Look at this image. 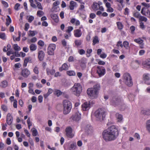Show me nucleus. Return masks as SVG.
Listing matches in <instances>:
<instances>
[{"label":"nucleus","mask_w":150,"mask_h":150,"mask_svg":"<svg viewBox=\"0 0 150 150\" xmlns=\"http://www.w3.org/2000/svg\"><path fill=\"white\" fill-rule=\"evenodd\" d=\"M119 134L118 129L114 125L110 126L107 129L105 130L102 133L103 138L106 142L115 140Z\"/></svg>","instance_id":"f257e3e1"},{"label":"nucleus","mask_w":150,"mask_h":150,"mask_svg":"<svg viewBox=\"0 0 150 150\" xmlns=\"http://www.w3.org/2000/svg\"><path fill=\"white\" fill-rule=\"evenodd\" d=\"M82 87L79 83H75L70 89V91L75 95L79 96L82 91Z\"/></svg>","instance_id":"f03ea898"},{"label":"nucleus","mask_w":150,"mask_h":150,"mask_svg":"<svg viewBox=\"0 0 150 150\" xmlns=\"http://www.w3.org/2000/svg\"><path fill=\"white\" fill-rule=\"evenodd\" d=\"M106 115V113L105 110L101 108L98 109L94 113V116L98 120H103Z\"/></svg>","instance_id":"7ed1b4c3"},{"label":"nucleus","mask_w":150,"mask_h":150,"mask_svg":"<svg viewBox=\"0 0 150 150\" xmlns=\"http://www.w3.org/2000/svg\"><path fill=\"white\" fill-rule=\"evenodd\" d=\"M63 113L64 115L69 114L71 111L72 108L71 103L67 100H64L63 103Z\"/></svg>","instance_id":"20e7f679"},{"label":"nucleus","mask_w":150,"mask_h":150,"mask_svg":"<svg viewBox=\"0 0 150 150\" xmlns=\"http://www.w3.org/2000/svg\"><path fill=\"white\" fill-rule=\"evenodd\" d=\"M124 82L127 85L131 86L133 84L132 79L130 74L128 73H125L123 75Z\"/></svg>","instance_id":"39448f33"},{"label":"nucleus","mask_w":150,"mask_h":150,"mask_svg":"<svg viewBox=\"0 0 150 150\" xmlns=\"http://www.w3.org/2000/svg\"><path fill=\"white\" fill-rule=\"evenodd\" d=\"M87 93L88 95L92 98L97 97L98 94V92H97V91L95 90L92 88L88 89Z\"/></svg>","instance_id":"423d86ee"},{"label":"nucleus","mask_w":150,"mask_h":150,"mask_svg":"<svg viewBox=\"0 0 150 150\" xmlns=\"http://www.w3.org/2000/svg\"><path fill=\"white\" fill-rule=\"evenodd\" d=\"M94 103L93 101L84 102L81 105L82 109L83 111H87L92 106Z\"/></svg>","instance_id":"0eeeda50"},{"label":"nucleus","mask_w":150,"mask_h":150,"mask_svg":"<svg viewBox=\"0 0 150 150\" xmlns=\"http://www.w3.org/2000/svg\"><path fill=\"white\" fill-rule=\"evenodd\" d=\"M56 48V45L54 44H50L47 48V53L49 55H52L54 54V51Z\"/></svg>","instance_id":"6e6552de"},{"label":"nucleus","mask_w":150,"mask_h":150,"mask_svg":"<svg viewBox=\"0 0 150 150\" xmlns=\"http://www.w3.org/2000/svg\"><path fill=\"white\" fill-rule=\"evenodd\" d=\"M65 132L66 135L68 137L72 138L74 136V134L72 133V129L70 127L66 128Z\"/></svg>","instance_id":"1a4fd4ad"},{"label":"nucleus","mask_w":150,"mask_h":150,"mask_svg":"<svg viewBox=\"0 0 150 150\" xmlns=\"http://www.w3.org/2000/svg\"><path fill=\"white\" fill-rule=\"evenodd\" d=\"M30 74V71L28 69L26 68L22 70L21 75L24 78H27Z\"/></svg>","instance_id":"9d476101"},{"label":"nucleus","mask_w":150,"mask_h":150,"mask_svg":"<svg viewBox=\"0 0 150 150\" xmlns=\"http://www.w3.org/2000/svg\"><path fill=\"white\" fill-rule=\"evenodd\" d=\"M97 72L100 76H103L105 73V69L103 67L98 66Z\"/></svg>","instance_id":"9b49d317"},{"label":"nucleus","mask_w":150,"mask_h":150,"mask_svg":"<svg viewBox=\"0 0 150 150\" xmlns=\"http://www.w3.org/2000/svg\"><path fill=\"white\" fill-rule=\"evenodd\" d=\"M72 119L74 121H78L81 118V114L79 112H76L75 114L71 117Z\"/></svg>","instance_id":"f8f14e48"},{"label":"nucleus","mask_w":150,"mask_h":150,"mask_svg":"<svg viewBox=\"0 0 150 150\" xmlns=\"http://www.w3.org/2000/svg\"><path fill=\"white\" fill-rule=\"evenodd\" d=\"M81 28H83V27H80L79 29L75 30H74V35L75 37L79 38L81 36L82 34V33L81 30Z\"/></svg>","instance_id":"ddd939ff"},{"label":"nucleus","mask_w":150,"mask_h":150,"mask_svg":"<svg viewBox=\"0 0 150 150\" xmlns=\"http://www.w3.org/2000/svg\"><path fill=\"white\" fill-rule=\"evenodd\" d=\"M145 7H143L141 9V13L142 15L149 17L150 13V10L147 9L145 11Z\"/></svg>","instance_id":"4468645a"},{"label":"nucleus","mask_w":150,"mask_h":150,"mask_svg":"<svg viewBox=\"0 0 150 150\" xmlns=\"http://www.w3.org/2000/svg\"><path fill=\"white\" fill-rule=\"evenodd\" d=\"M86 132L88 134L91 135L93 132V127L89 125H87L85 127Z\"/></svg>","instance_id":"2eb2a0df"},{"label":"nucleus","mask_w":150,"mask_h":150,"mask_svg":"<svg viewBox=\"0 0 150 150\" xmlns=\"http://www.w3.org/2000/svg\"><path fill=\"white\" fill-rule=\"evenodd\" d=\"M6 122L8 125H11L12 124L13 122V117L9 113L6 116Z\"/></svg>","instance_id":"dca6fc26"},{"label":"nucleus","mask_w":150,"mask_h":150,"mask_svg":"<svg viewBox=\"0 0 150 150\" xmlns=\"http://www.w3.org/2000/svg\"><path fill=\"white\" fill-rule=\"evenodd\" d=\"M77 4L76 2L72 1L70 2L69 8L70 10H73L75 8L77 7Z\"/></svg>","instance_id":"f3484780"},{"label":"nucleus","mask_w":150,"mask_h":150,"mask_svg":"<svg viewBox=\"0 0 150 150\" xmlns=\"http://www.w3.org/2000/svg\"><path fill=\"white\" fill-rule=\"evenodd\" d=\"M45 56L44 52L40 50L38 52V57L40 61H42Z\"/></svg>","instance_id":"a211bd4d"},{"label":"nucleus","mask_w":150,"mask_h":150,"mask_svg":"<svg viewBox=\"0 0 150 150\" xmlns=\"http://www.w3.org/2000/svg\"><path fill=\"white\" fill-rule=\"evenodd\" d=\"M69 66L66 63L63 64L62 67L59 68V70L62 71L63 70H67L69 68Z\"/></svg>","instance_id":"6ab92c4d"},{"label":"nucleus","mask_w":150,"mask_h":150,"mask_svg":"<svg viewBox=\"0 0 150 150\" xmlns=\"http://www.w3.org/2000/svg\"><path fill=\"white\" fill-rule=\"evenodd\" d=\"M50 16L55 22L57 23L58 22V17L56 14L52 13L51 14Z\"/></svg>","instance_id":"aec40b11"},{"label":"nucleus","mask_w":150,"mask_h":150,"mask_svg":"<svg viewBox=\"0 0 150 150\" xmlns=\"http://www.w3.org/2000/svg\"><path fill=\"white\" fill-rule=\"evenodd\" d=\"M115 115L117 121L118 122H121L123 119L122 115L119 113H116Z\"/></svg>","instance_id":"412c9836"},{"label":"nucleus","mask_w":150,"mask_h":150,"mask_svg":"<svg viewBox=\"0 0 150 150\" xmlns=\"http://www.w3.org/2000/svg\"><path fill=\"white\" fill-rule=\"evenodd\" d=\"M143 77L145 80H146V83L148 85H150V83H147V81L149 80L150 78V75L149 74H145L143 75Z\"/></svg>","instance_id":"4be33fe9"},{"label":"nucleus","mask_w":150,"mask_h":150,"mask_svg":"<svg viewBox=\"0 0 150 150\" xmlns=\"http://www.w3.org/2000/svg\"><path fill=\"white\" fill-rule=\"evenodd\" d=\"M99 5L97 3H94L92 6V8L94 11H96L99 9Z\"/></svg>","instance_id":"5701e85b"},{"label":"nucleus","mask_w":150,"mask_h":150,"mask_svg":"<svg viewBox=\"0 0 150 150\" xmlns=\"http://www.w3.org/2000/svg\"><path fill=\"white\" fill-rule=\"evenodd\" d=\"M86 60L84 59H81L80 65L82 69H83L86 68Z\"/></svg>","instance_id":"b1692460"},{"label":"nucleus","mask_w":150,"mask_h":150,"mask_svg":"<svg viewBox=\"0 0 150 150\" xmlns=\"http://www.w3.org/2000/svg\"><path fill=\"white\" fill-rule=\"evenodd\" d=\"M47 73V75H53L55 73V71L54 69H46Z\"/></svg>","instance_id":"393cba45"},{"label":"nucleus","mask_w":150,"mask_h":150,"mask_svg":"<svg viewBox=\"0 0 150 150\" xmlns=\"http://www.w3.org/2000/svg\"><path fill=\"white\" fill-rule=\"evenodd\" d=\"M30 50L32 51L36 50L37 49V46L35 44H32L29 46Z\"/></svg>","instance_id":"a878e982"},{"label":"nucleus","mask_w":150,"mask_h":150,"mask_svg":"<svg viewBox=\"0 0 150 150\" xmlns=\"http://www.w3.org/2000/svg\"><path fill=\"white\" fill-rule=\"evenodd\" d=\"M31 61V59L30 57L25 58L24 60L23 66L24 67H26L28 62H30Z\"/></svg>","instance_id":"bb28decb"},{"label":"nucleus","mask_w":150,"mask_h":150,"mask_svg":"<svg viewBox=\"0 0 150 150\" xmlns=\"http://www.w3.org/2000/svg\"><path fill=\"white\" fill-rule=\"evenodd\" d=\"M142 113L146 115H150V109H147L143 110L141 111Z\"/></svg>","instance_id":"cd10ccee"},{"label":"nucleus","mask_w":150,"mask_h":150,"mask_svg":"<svg viewBox=\"0 0 150 150\" xmlns=\"http://www.w3.org/2000/svg\"><path fill=\"white\" fill-rule=\"evenodd\" d=\"M116 24L117 28L119 30H121L123 28V25L121 22H117Z\"/></svg>","instance_id":"c85d7f7f"},{"label":"nucleus","mask_w":150,"mask_h":150,"mask_svg":"<svg viewBox=\"0 0 150 150\" xmlns=\"http://www.w3.org/2000/svg\"><path fill=\"white\" fill-rule=\"evenodd\" d=\"M82 43V41L80 40H76L74 41V43L75 45L79 47L80 46Z\"/></svg>","instance_id":"c756f323"},{"label":"nucleus","mask_w":150,"mask_h":150,"mask_svg":"<svg viewBox=\"0 0 150 150\" xmlns=\"http://www.w3.org/2000/svg\"><path fill=\"white\" fill-rule=\"evenodd\" d=\"M13 47L14 50L16 51H18L21 50L20 47L18 46L17 44H14L13 45Z\"/></svg>","instance_id":"7c9ffc66"},{"label":"nucleus","mask_w":150,"mask_h":150,"mask_svg":"<svg viewBox=\"0 0 150 150\" xmlns=\"http://www.w3.org/2000/svg\"><path fill=\"white\" fill-rule=\"evenodd\" d=\"M99 42V40L98 37L97 36L94 37L93 40V45H95L96 44L98 43Z\"/></svg>","instance_id":"2f4dec72"},{"label":"nucleus","mask_w":150,"mask_h":150,"mask_svg":"<svg viewBox=\"0 0 150 150\" xmlns=\"http://www.w3.org/2000/svg\"><path fill=\"white\" fill-rule=\"evenodd\" d=\"M54 94L58 97L62 94V92L59 90L56 89L54 91Z\"/></svg>","instance_id":"473e14b6"},{"label":"nucleus","mask_w":150,"mask_h":150,"mask_svg":"<svg viewBox=\"0 0 150 150\" xmlns=\"http://www.w3.org/2000/svg\"><path fill=\"white\" fill-rule=\"evenodd\" d=\"M67 73L69 76H75L76 74L75 71L73 70L68 71H67Z\"/></svg>","instance_id":"72a5a7b5"},{"label":"nucleus","mask_w":150,"mask_h":150,"mask_svg":"<svg viewBox=\"0 0 150 150\" xmlns=\"http://www.w3.org/2000/svg\"><path fill=\"white\" fill-rule=\"evenodd\" d=\"M37 33V32L36 31L30 30L29 31L28 34L29 36H33L35 35V34Z\"/></svg>","instance_id":"f704fd0d"},{"label":"nucleus","mask_w":150,"mask_h":150,"mask_svg":"<svg viewBox=\"0 0 150 150\" xmlns=\"http://www.w3.org/2000/svg\"><path fill=\"white\" fill-rule=\"evenodd\" d=\"M124 47L127 49H128L129 48V43L127 41H125L123 43Z\"/></svg>","instance_id":"c9c22d12"},{"label":"nucleus","mask_w":150,"mask_h":150,"mask_svg":"<svg viewBox=\"0 0 150 150\" xmlns=\"http://www.w3.org/2000/svg\"><path fill=\"white\" fill-rule=\"evenodd\" d=\"M7 17L8 18L6 19V25L8 26L11 23V20L9 16H8Z\"/></svg>","instance_id":"e433bc0d"},{"label":"nucleus","mask_w":150,"mask_h":150,"mask_svg":"<svg viewBox=\"0 0 150 150\" xmlns=\"http://www.w3.org/2000/svg\"><path fill=\"white\" fill-rule=\"evenodd\" d=\"M145 66L148 68H150V59L145 61L144 64Z\"/></svg>","instance_id":"4c0bfd02"},{"label":"nucleus","mask_w":150,"mask_h":150,"mask_svg":"<svg viewBox=\"0 0 150 150\" xmlns=\"http://www.w3.org/2000/svg\"><path fill=\"white\" fill-rule=\"evenodd\" d=\"M146 128L148 131L150 132V120H148L146 122Z\"/></svg>","instance_id":"58836bf2"},{"label":"nucleus","mask_w":150,"mask_h":150,"mask_svg":"<svg viewBox=\"0 0 150 150\" xmlns=\"http://www.w3.org/2000/svg\"><path fill=\"white\" fill-rule=\"evenodd\" d=\"M7 85V82L6 81H4L1 83V86L3 88H5Z\"/></svg>","instance_id":"ea45409f"},{"label":"nucleus","mask_w":150,"mask_h":150,"mask_svg":"<svg viewBox=\"0 0 150 150\" xmlns=\"http://www.w3.org/2000/svg\"><path fill=\"white\" fill-rule=\"evenodd\" d=\"M139 21H141L146 22L147 20V18L146 17L141 15L139 17Z\"/></svg>","instance_id":"a19ab883"},{"label":"nucleus","mask_w":150,"mask_h":150,"mask_svg":"<svg viewBox=\"0 0 150 150\" xmlns=\"http://www.w3.org/2000/svg\"><path fill=\"white\" fill-rule=\"evenodd\" d=\"M31 130L32 131V134L33 136H35L37 135L38 132L37 130L35 128H32L31 129Z\"/></svg>","instance_id":"79ce46f5"},{"label":"nucleus","mask_w":150,"mask_h":150,"mask_svg":"<svg viewBox=\"0 0 150 150\" xmlns=\"http://www.w3.org/2000/svg\"><path fill=\"white\" fill-rule=\"evenodd\" d=\"M29 1L30 3V5L31 7L35 8H36V6L33 3V0H29Z\"/></svg>","instance_id":"37998d69"},{"label":"nucleus","mask_w":150,"mask_h":150,"mask_svg":"<svg viewBox=\"0 0 150 150\" xmlns=\"http://www.w3.org/2000/svg\"><path fill=\"white\" fill-rule=\"evenodd\" d=\"M134 41L138 44H142L143 42V40L141 38L135 39L134 40Z\"/></svg>","instance_id":"c03bdc74"},{"label":"nucleus","mask_w":150,"mask_h":150,"mask_svg":"<svg viewBox=\"0 0 150 150\" xmlns=\"http://www.w3.org/2000/svg\"><path fill=\"white\" fill-rule=\"evenodd\" d=\"M100 86L99 84H96L93 86V89L97 91V92H98V90L100 89Z\"/></svg>","instance_id":"a18cd8bd"},{"label":"nucleus","mask_w":150,"mask_h":150,"mask_svg":"<svg viewBox=\"0 0 150 150\" xmlns=\"http://www.w3.org/2000/svg\"><path fill=\"white\" fill-rule=\"evenodd\" d=\"M0 38L3 40H5L6 39V35L4 33H0Z\"/></svg>","instance_id":"49530a36"},{"label":"nucleus","mask_w":150,"mask_h":150,"mask_svg":"<svg viewBox=\"0 0 150 150\" xmlns=\"http://www.w3.org/2000/svg\"><path fill=\"white\" fill-rule=\"evenodd\" d=\"M37 15L40 17L44 15V13L41 11H37Z\"/></svg>","instance_id":"de8ad7c7"},{"label":"nucleus","mask_w":150,"mask_h":150,"mask_svg":"<svg viewBox=\"0 0 150 150\" xmlns=\"http://www.w3.org/2000/svg\"><path fill=\"white\" fill-rule=\"evenodd\" d=\"M141 16V15L138 12H135L133 14V16L134 17L137 18H139V19Z\"/></svg>","instance_id":"09e8293b"},{"label":"nucleus","mask_w":150,"mask_h":150,"mask_svg":"<svg viewBox=\"0 0 150 150\" xmlns=\"http://www.w3.org/2000/svg\"><path fill=\"white\" fill-rule=\"evenodd\" d=\"M1 3L5 8H7L8 6V3L2 0Z\"/></svg>","instance_id":"8fccbe9b"},{"label":"nucleus","mask_w":150,"mask_h":150,"mask_svg":"<svg viewBox=\"0 0 150 150\" xmlns=\"http://www.w3.org/2000/svg\"><path fill=\"white\" fill-rule=\"evenodd\" d=\"M76 145L75 144H71L70 150H74L76 148Z\"/></svg>","instance_id":"3c124183"},{"label":"nucleus","mask_w":150,"mask_h":150,"mask_svg":"<svg viewBox=\"0 0 150 150\" xmlns=\"http://www.w3.org/2000/svg\"><path fill=\"white\" fill-rule=\"evenodd\" d=\"M38 44L40 46L42 47L44 46L45 43L42 40H40L38 41Z\"/></svg>","instance_id":"603ef678"},{"label":"nucleus","mask_w":150,"mask_h":150,"mask_svg":"<svg viewBox=\"0 0 150 150\" xmlns=\"http://www.w3.org/2000/svg\"><path fill=\"white\" fill-rule=\"evenodd\" d=\"M2 109L5 112L7 111L8 108L5 105H2L1 106Z\"/></svg>","instance_id":"864d4df0"},{"label":"nucleus","mask_w":150,"mask_h":150,"mask_svg":"<svg viewBox=\"0 0 150 150\" xmlns=\"http://www.w3.org/2000/svg\"><path fill=\"white\" fill-rule=\"evenodd\" d=\"M34 72L36 74H38L39 73L38 68L37 66H36L33 69Z\"/></svg>","instance_id":"5fc2aeb1"},{"label":"nucleus","mask_w":150,"mask_h":150,"mask_svg":"<svg viewBox=\"0 0 150 150\" xmlns=\"http://www.w3.org/2000/svg\"><path fill=\"white\" fill-rule=\"evenodd\" d=\"M142 5L147 8H149L150 7V5L149 4L146 3L145 2H142L141 3Z\"/></svg>","instance_id":"6e6d98bb"},{"label":"nucleus","mask_w":150,"mask_h":150,"mask_svg":"<svg viewBox=\"0 0 150 150\" xmlns=\"http://www.w3.org/2000/svg\"><path fill=\"white\" fill-rule=\"evenodd\" d=\"M36 4L37 6L38 9L41 10H42L43 8L41 3L40 2H37Z\"/></svg>","instance_id":"4d7b16f0"},{"label":"nucleus","mask_w":150,"mask_h":150,"mask_svg":"<svg viewBox=\"0 0 150 150\" xmlns=\"http://www.w3.org/2000/svg\"><path fill=\"white\" fill-rule=\"evenodd\" d=\"M140 28L142 30H144L145 28V26L144 25L143 22H141L140 23Z\"/></svg>","instance_id":"13d9d810"},{"label":"nucleus","mask_w":150,"mask_h":150,"mask_svg":"<svg viewBox=\"0 0 150 150\" xmlns=\"http://www.w3.org/2000/svg\"><path fill=\"white\" fill-rule=\"evenodd\" d=\"M27 123L28 125V127L29 128H30V127L32 125V123L30 122V120L29 118H28L27 120Z\"/></svg>","instance_id":"bf43d9fd"},{"label":"nucleus","mask_w":150,"mask_h":150,"mask_svg":"<svg viewBox=\"0 0 150 150\" xmlns=\"http://www.w3.org/2000/svg\"><path fill=\"white\" fill-rule=\"evenodd\" d=\"M73 28L72 26H69L68 27V29L66 30V32L69 33L73 30Z\"/></svg>","instance_id":"052dcab7"},{"label":"nucleus","mask_w":150,"mask_h":150,"mask_svg":"<svg viewBox=\"0 0 150 150\" xmlns=\"http://www.w3.org/2000/svg\"><path fill=\"white\" fill-rule=\"evenodd\" d=\"M130 29L131 31V33L133 34L135 30V27L133 25H132L130 27Z\"/></svg>","instance_id":"680f3d73"},{"label":"nucleus","mask_w":150,"mask_h":150,"mask_svg":"<svg viewBox=\"0 0 150 150\" xmlns=\"http://www.w3.org/2000/svg\"><path fill=\"white\" fill-rule=\"evenodd\" d=\"M34 19V17L32 16H30L28 19L29 22L31 23Z\"/></svg>","instance_id":"e2e57ef3"},{"label":"nucleus","mask_w":150,"mask_h":150,"mask_svg":"<svg viewBox=\"0 0 150 150\" xmlns=\"http://www.w3.org/2000/svg\"><path fill=\"white\" fill-rule=\"evenodd\" d=\"M107 57V54L105 53H103L100 54V57L103 59H104Z\"/></svg>","instance_id":"0e129e2a"},{"label":"nucleus","mask_w":150,"mask_h":150,"mask_svg":"<svg viewBox=\"0 0 150 150\" xmlns=\"http://www.w3.org/2000/svg\"><path fill=\"white\" fill-rule=\"evenodd\" d=\"M38 99L39 103H41L42 101L43 97L42 96H39L38 97Z\"/></svg>","instance_id":"69168bd1"},{"label":"nucleus","mask_w":150,"mask_h":150,"mask_svg":"<svg viewBox=\"0 0 150 150\" xmlns=\"http://www.w3.org/2000/svg\"><path fill=\"white\" fill-rule=\"evenodd\" d=\"M89 17L91 19H93L96 17V15L95 13H92L90 14Z\"/></svg>","instance_id":"338daca9"},{"label":"nucleus","mask_w":150,"mask_h":150,"mask_svg":"<svg viewBox=\"0 0 150 150\" xmlns=\"http://www.w3.org/2000/svg\"><path fill=\"white\" fill-rule=\"evenodd\" d=\"M114 10L112 8V7H110L109 8H107V11L108 12H112Z\"/></svg>","instance_id":"774afa93"}]
</instances>
